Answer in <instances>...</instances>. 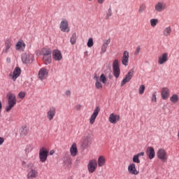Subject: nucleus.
Here are the masks:
<instances>
[{
    "label": "nucleus",
    "instance_id": "obj_38",
    "mask_svg": "<svg viewBox=\"0 0 179 179\" xmlns=\"http://www.w3.org/2000/svg\"><path fill=\"white\" fill-rule=\"evenodd\" d=\"M87 47H89L90 48H91V47H93V38H90L89 40H88V41H87Z\"/></svg>",
    "mask_w": 179,
    "mask_h": 179
},
{
    "label": "nucleus",
    "instance_id": "obj_4",
    "mask_svg": "<svg viewBox=\"0 0 179 179\" xmlns=\"http://www.w3.org/2000/svg\"><path fill=\"white\" fill-rule=\"evenodd\" d=\"M157 157H158L159 160H162V162H167V159H169L167 151L163 148L158 150L157 152Z\"/></svg>",
    "mask_w": 179,
    "mask_h": 179
},
{
    "label": "nucleus",
    "instance_id": "obj_32",
    "mask_svg": "<svg viewBox=\"0 0 179 179\" xmlns=\"http://www.w3.org/2000/svg\"><path fill=\"white\" fill-rule=\"evenodd\" d=\"M10 47H12V43H10V41H7L6 43V48L3 50V52L8 54L9 52V50H10Z\"/></svg>",
    "mask_w": 179,
    "mask_h": 179
},
{
    "label": "nucleus",
    "instance_id": "obj_28",
    "mask_svg": "<svg viewBox=\"0 0 179 179\" xmlns=\"http://www.w3.org/2000/svg\"><path fill=\"white\" fill-rule=\"evenodd\" d=\"M141 156H145V152H141L134 155L133 157L134 163H141V160L139 159V157H141Z\"/></svg>",
    "mask_w": 179,
    "mask_h": 179
},
{
    "label": "nucleus",
    "instance_id": "obj_8",
    "mask_svg": "<svg viewBox=\"0 0 179 179\" xmlns=\"http://www.w3.org/2000/svg\"><path fill=\"white\" fill-rule=\"evenodd\" d=\"M34 56L31 53H24L22 55V61L24 64H31Z\"/></svg>",
    "mask_w": 179,
    "mask_h": 179
},
{
    "label": "nucleus",
    "instance_id": "obj_36",
    "mask_svg": "<svg viewBox=\"0 0 179 179\" xmlns=\"http://www.w3.org/2000/svg\"><path fill=\"white\" fill-rule=\"evenodd\" d=\"M145 10H146V5H145V4H141V5L139 6V8H138V13H143V12H145Z\"/></svg>",
    "mask_w": 179,
    "mask_h": 179
},
{
    "label": "nucleus",
    "instance_id": "obj_24",
    "mask_svg": "<svg viewBox=\"0 0 179 179\" xmlns=\"http://www.w3.org/2000/svg\"><path fill=\"white\" fill-rule=\"evenodd\" d=\"M110 43H111V39H110V38H108L105 42H103L102 47H101V54H104V52H106V51H107V48H108Z\"/></svg>",
    "mask_w": 179,
    "mask_h": 179
},
{
    "label": "nucleus",
    "instance_id": "obj_26",
    "mask_svg": "<svg viewBox=\"0 0 179 179\" xmlns=\"http://www.w3.org/2000/svg\"><path fill=\"white\" fill-rule=\"evenodd\" d=\"M90 143H92V140L90 139V136H85L83 139V146H84V148H87V146L90 145Z\"/></svg>",
    "mask_w": 179,
    "mask_h": 179
},
{
    "label": "nucleus",
    "instance_id": "obj_41",
    "mask_svg": "<svg viewBox=\"0 0 179 179\" xmlns=\"http://www.w3.org/2000/svg\"><path fill=\"white\" fill-rule=\"evenodd\" d=\"M31 150H33V147L31 145H27L25 151L29 153V152H31Z\"/></svg>",
    "mask_w": 179,
    "mask_h": 179
},
{
    "label": "nucleus",
    "instance_id": "obj_9",
    "mask_svg": "<svg viewBox=\"0 0 179 179\" xmlns=\"http://www.w3.org/2000/svg\"><path fill=\"white\" fill-rule=\"evenodd\" d=\"M43 62L45 65H48V64H51V50L45 49L43 50Z\"/></svg>",
    "mask_w": 179,
    "mask_h": 179
},
{
    "label": "nucleus",
    "instance_id": "obj_30",
    "mask_svg": "<svg viewBox=\"0 0 179 179\" xmlns=\"http://www.w3.org/2000/svg\"><path fill=\"white\" fill-rule=\"evenodd\" d=\"M171 34V27H167L163 30V36L169 37Z\"/></svg>",
    "mask_w": 179,
    "mask_h": 179
},
{
    "label": "nucleus",
    "instance_id": "obj_22",
    "mask_svg": "<svg viewBox=\"0 0 179 179\" xmlns=\"http://www.w3.org/2000/svg\"><path fill=\"white\" fill-rule=\"evenodd\" d=\"M52 57L55 61H61L62 59V53L58 50H55L52 52Z\"/></svg>",
    "mask_w": 179,
    "mask_h": 179
},
{
    "label": "nucleus",
    "instance_id": "obj_15",
    "mask_svg": "<svg viewBox=\"0 0 179 179\" xmlns=\"http://www.w3.org/2000/svg\"><path fill=\"white\" fill-rule=\"evenodd\" d=\"M146 155L150 160L155 159V156H156L155 148H153V147H148L146 149Z\"/></svg>",
    "mask_w": 179,
    "mask_h": 179
},
{
    "label": "nucleus",
    "instance_id": "obj_5",
    "mask_svg": "<svg viewBox=\"0 0 179 179\" xmlns=\"http://www.w3.org/2000/svg\"><path fill=\"white\" fill-rule=\"evenodd\" d=\"M97 169V161L96 159H91L87 164V170L90 174H93Z\"/></svg>",
    "mask_w": 179,
    "mask_h": 179
},
{
    "label": "nucleus",
    "instance_id": "obj_31",
    "mask_svg": "<svg viewBox=\"0 0 179 179\" xmlns=\"http://www.w3.org/2000/svg\"><path fill=\"white\" fill-rule=\"evenodd\" d=\"M151 27H156L159 23V20L157 18H152L150 20Z\"/></svg>",
    "mask_w": 179,
    "mask_h": 179
},
{
    "label": "nucleus",
    "instance_id": "obj_18",
    "mask_svg": "<svg viewBox=\"0 0 179 179\" xmlns=\"http://www.w3.org/2000/svg\"><path fill=\"white\" fill-rule=\"evenodd\" d=\"M167 61H169V54L168 53H163L158 58V64H159V65H163V64L167 62Z\"/></svg>",
    "mask_w": 179,
    "mask_h": 179
},
{
    "label": "nucleus",
    "instance_id": "obj_12",
    "mask_svg": "<svg viewBox=\"0 0 179 179\" xmlns=\"http://www.w3.org/2000/svg\"><path fill=\"white\" fill-rule=\"evenodd\" d=\"M22 72V70L19 67H15V69L13 71V73H10L9 74V77L11 78V79L13 80L14 82L16 81V80L20 76V73Z\"/></svg>",
    "mask_w": 179,
    "mask_h": 179
},
{
    "label": "nucleus",
    "instance_id": "obj_2",
    "mask_svg": "<svg viewBox=\"0 0 179 179\" xmlns=\"http://www.w3.org/2000/svg\"><path fill=\"white\" fill-rule=\"evenodd\" d=\"M113 75L115 78H120L121 73V69H120V62L118 59H115L113 63Z\"/></svg>",
    "mask_w": 179,
    "mask_h": 179
},
{
    "label": "nucleus",
    "instance_id": "obj_48",
    "mask_svg": "<svg viewBox=\"0 0 179 179\" xmlns=\"http://www.w3.org/2000/svg\"><path fill=\"white\" fill-rule=\"evenodd\" d=\"M67 162H68L69 164H72V159H71V157L67 158Z\"/></svg>",
    "mask_w": 179,
    "mask_h": 179
},
{
    "label": "nucleus",
    "instance_id": "obj_10",
    "mask_svg": "<svg viewBox=\"0 0 179 179\" xmlns=\"http://www.w3.org/2000/svg\"><path fill=\"white\" fill-rule=\"evenodd\" d=\"M134 69H131L129 71L125 78L122 80L121 83V86H124V85H126V83H128V82H129V80L132 79V76H134Z\"/></svg>",
    "mask_w": 179,
    "mask_h": 179
},
{
    "label": "nucleus",
    "instance_id": "obj_11",
    "mask_svg": "<svg viewBox=\"0 0 179 179\" xmlns=\"http://www.w3.org/2000/svg\"><path fill=\"white\" fill-rule=\"evenodd\" d=\"M99 113H100V107L96 106L95 108V109L94 110V112L90 118V124L91 125H93V124H94V122L96 121V118H97V115H99Z\"/></svg>",
    "mask_w": 179,
    "mask_h": 179
},
{
    "label": "nucleus",
    "instance_id": "obj_25",
    "mask_svg": "<svg viewBox=\"0 0 179 179\" xmlns=\"http://www.w3.org/2000/svg\"><path fill=\"white\" fill-rule=\"evenodd\" d=\"M70 153L73 156V157H75L76 155H78V147L76 145V143H73L70 148Z\"/></svg>",
    "mask_w": 179,
    "mask_h": 179
},
{
    "label": "nucleus",
    "instance_id": "obj_1",
    "mask_svg": "<svg viewBox=\"0 0 179 179\" xmlns=\"http://www.w3.org/2000/svg\"><path fill=\"white\" fill-rule=\"evenodd\" d=\"M6 98L8 100V106L6 107V111L9 113V111L16 106V95L13 93L8 92L6 95Z\"/></svg>",
    "mask_w": 179,
    "mask_h": 179
},
{
    "label": "nucleus",
    "instance_id": "obj_14",
    "mask_svg": "<svg viewBox=\"0 0 179 179\" xmlns=\"http://www.w3.org/2000/svg\"><path fill=\"white\" fill-rule=\"evenodd\" d=\"M48 76V70L45 68H42L39 70L38 72V78L41 80H44V79H47Z\"/></svg>",
    "mask_w": 179,
    "mask_h": 179
},
{
    "label": "nucleus",
    "instance_id": "obj_40",
    "mask_svg": "<svg viewBox=\"0 0 179 179\" xmlns=\"http://www.w3.org/2000/svg\"><path fill=\"white\" fill-rule=\"evenodd\" d=\"M25 96H26V94L23 92H20L18 94V97H20V99H24Z\"/></svg>",
    "mask_w": 179,
    "mask_h": 179
},
{
    "label": "nucleus",
    "instance_id": "obj_50",
    "mask_svg": "<svg viewBox=\"0 0 179 179\" xmlns=\"http://www.w3.org/2000/svg\"><path fill=\"white\" fill-rule=\"evenodd\" d=\"M54 153H55V151H54L53 150L50 151V156H52V155H54Z\"/></svg>",
    "mask_w": 179,
    "mask_h": 179
},
{
    "label": "nucleus",
    "instance_id": "obj_44",
    "mask_svg": "<svg viewBox=\"0 0 179 179\" xmlns=\"http://www.w3.org/2000/svg\"><path fill=\"white\" fill-rule=\"evenodd\" d=\"M75 108H76V110H77V111H80V109L82 108V105H80V104L76 105L75 106Z\"/></svg>",
    "mask_w": 179,
    "mask_h": 179
},
{
    "label": "nucleus",
    "instance_id": "obj_35",
    "mask_svg": "<svg viewBox=\"0 0 179 179\" xmlns=\"http://www.w3.org/2000/svg\"><path fill=\"white\" fill-rule=\"evenodd\" d=\"M170 101H171V103H177V101H178V95H172V96L170 98Z\"/></svg>",
    "mask_w": 179,
    "mask_h": 179
},
{
    "label": "nucleus",
    "instance_id": "obj_21",
    "mask_svg": "<svg viewBox=\"0 0 179 179\" xmlns=\"http://www.w3.org/2000/svg\"><path fill=\"white\" fill-rule=\"evenodd\" d=\"M108 121L110 124H117L120 121V115L111 113L109 116Z\"/></svg>",
    "mask_w": 179,
    "mask_h": 179
},
{
    "label": "nucleus",
    "instance_id": "obj_51",
    "mask_svg": "<svg viewBox=\"0 0 179 179\" xmlns=\"http://www.w3.org/2000/svg\"><path fill=\"white\" fill-rule=\"evenodd\" d=\"M1 110H2V102L0 100V113H1Z\"/></svg>",
    "mask_w": 179,
    "mask_h": 179
},
{
    "label": "nucleus",
    "instance_id": "obj_49",
    "mask_svg": "<svg viewBox=\"0 0 179 179\" xmlns=\"http://www.w3.org/2000/svg\"><path fill=\"white\" fill-rule=\"evenodd\" d=\"M98 3L101 4L104 3V0H97Z\"/></svg>",
    "mask_w": 179,
    "mask_h": 179
},
{
    "label": "nucleus",
    "instance_id": "obj_45",
    "mask_svg": "<svg viewBox=\"0 0 179 179\" xmlns=\"http://www.w3.org/2000/svg\"><path fill=\"white\" fill-rule=\"evenodd\" d=\"M111 15H112V13H111V12L108 13L106 14V19H110Z\"/></svg>",
    "mask_w": 179,
    "mask_h": 179
},
{
    "label": "nucleus",
    "instance_id": "obj_42",
    "mask_svg": "<svg viewBox=\"0 0 179 179\" xmlns=\"http://www.w3.org/2000/svg\"><path fill=\"white\" fill-rule=\"evenodd\" d=\"M139 52H141V46L136 48L134 54L135 55H139Z\"/></svg>",
    "mask_w": 179,
    "mask_h": 179
},
{
    "label": "nucleus",
    "instance_id": "obj_17",
    "mask_svg": "<svg viewBox=\"0 0 179 179\" xmlns=\"http://www.w3.org/2000/svg\"><path fill=\"white\" fill-rule=\"evenodd\" d=\"M129 61V52L125 50L123 53V56L122 58V65H124V66H128Z\"/></svg>",
    "mask_w": 179,
    "mask_h": 179
},
{
    "label": "nucleus",
    "instance_id": "obj_29",
    "mask_svg": "<svg viewBox=\"0 0 179 179\" xmlns=\"http://www.w3.org/2000/svg\"><path fill=\"white\" fill-rule=\"evenodd\" d=\"M106 164V157L104 156L101 155L98 158V166L99 167H103Z\"/></svg>",
    "mask_w": 179,
    "mask_h": 179
},
{
    "label": "nucleus",
    "instance_id": "obj_52",
    "mask_svg": "<svg viewBox=\"0 0 179 179\" xmlns=\"http://www.w3.org/2000/svg\"><path fill=\"white\" fill-rule=\"evenodd\" d=\"M22 166L24 167V166H26V162H22Z\"/></svg>",
    "mask_w": 179,
    "mask_h": 179
},
{
    "label": "nucleus",
    "instance_id": "obj_47",
    "mask_svg": "<svg viewBox=\"0 0 179 179\" xmlns=\"http://www.w3.org/2000/svg\"><path fill=\"white\" fill-rule=\"evenodd\" d=\"M66 96H67L68 97H69L71 96V91H66L65 92Z\"/></svg>",
    "mask_w": 179,
    "mask_h": 179
},
{
    "label": "nucleus",
    "instance_id": "obj_16",
    "mask_svg": "<svg viewBox=\"0 0 179 179\" xmlns=\"http://www.w3.org/2000/svg\"><path fill=\"white\" fill-rule=\"evenodd\" d=\"M38 177V171L36 169H30L27 175V178L28 179H34Z\"/></svg>",
    "mask_w": 179,
    "mask_h": 179
},
{
    "label": "nucleus",
    "instance_id": "obj_53",
    "mask_svg": "<svg viewBox=\"0 0 179 179\" xmlns=\"http://www.w3.org/2000/svg\"><path fill=\"white\" fill-rule=\"evenodd\" d=\"M110 12H111V8H109V10H108L109 13H110Z\"/></svg>",
    "mask_w": 179,
    "mask_h": 179
},
{
    "label": "nucleus",
    "instance_id": "obj_46",
    "mask_svg": "<svg viewBox=\"0 0 179 179\" xmlns=\"http://www.w3.org/2000/svg\"><path fill=\"white\" fill-rule=\"evenodd\" d=\"M3 142H5V138L0 137V146L3 143Z\"/></svg>",
    "mask_w": 179,
    "mask_h": 179
},
{
    "label": "nucleus",
    "instance_id": "obj_33",
    "mask_svg": "<svg viewBox=\"0 0 179 179\" xmlns=\"http://www.w3.org/2000/svg\"><path fill=\"white\" fill-rule=\"evenodd\" d=\"M76 40H77L76 33H73L70 38L71 44H72V45H74V44H76Z\"/></svg>",
    "mask_w": 179,
    "mask_h": 179
},
{
    "label": "nucleus",
    "instance_id": "obj_27",
    "mask_svg": "<svg viewBox=\"0 0 179 179\" xmlns=\"http://www.w3.org/2000/svg\"><path fill=\"white\" fill-rule=\"evenodd\" d=\"M94 79H95V87L96 89H98V90H101L103 89V84L100 82V80H99V77L94 76Z\"/></svg>",
    "mask_w": 179,
    "mask_h": 179
},
{
    "label": "nucleus",
    "instance_id": "obj_39",
    "mask_svg": "<svg viewBox=\"0 0 179 179\" xmlns=\"http://www.w3.org/2000/svg\"><path fill=\"white\" fill-rule=\"evenodd\" d=\"M28 132H29V131L27 130V128L24 127V128L22 129V131H21V135L24 136V135H26Z\"/></svg>",
    "mask_w": 179,
    "mask_h": 179
},
{
    "label": "nucleus",
    "instance_id": "obj_7",
    "mask_svg": "<svg viewBox=\"0 0 179 179\" xmlns=\"http://www.w3.org/2000/svg\"><path fill=\"white\" fill-rule=\"evenodd\" d=\"M166 9H167V4H166V3L164 1H158L155 5V10L158 13L164 12V10H166Z\"/></svg>",
    "mask_w": 179,
    "mask_h": 179
},
{
    "label": "nucleus",
    "instance_id": "obj_37",
    "mask_svg": "<svg viewBox=\"0 0 179 179\" xmlns=\"http://www.w3.org/2000/svg\"><path fill=\"white\" fill-rule=\"evenodd\" d=\"M138 93H139V94H143V93H145V85H140V87L138 88Z\"/></svg>",
    "mask_w": 179,
    "mask_h": 179
},
{
    "label": "nucleus",
    "instance_id": "obj_20",
    "mask_svg": "<svg viewBox=\"0 0 179 179\" xmlns=\"http://www.w3.org/2000/svg\"><path fill=\"white\" fill-rule=\"evenodd\" d=\"M161 95L163 100H167L170 96V90L167 87H163L161 91Z\"/></svg>",
    "mask_w": 179,
    "mask_h": 179
},
{
    "label": "nucleus",
    "instance_id": "obj_19",
    "mask_svg": "<svg viewBox=\"0 0 179 179\" xmlns=\"http://www.w3.org/2000/svg\"><path fill=\"white\" fill-rule=\"evenodd\" d=\"M24 48H26V43L23 40H20L15 45V50L17 51H24Z\"/></svg>",
    "mask_w": 179,
    "mask_h": 179
},
{
    "label": "nucleus",
    "instance_id": "obj_3",
    "mask_svg": "<svg viewBox=\"0 0 179 179\" xmlns=\"http://www.w3.org/2000/svg\"><path fill=\"white\" fill-rule=\"evenodd\" d=\"M48 157V150L47 148L43 147L39 150V159L41 163H45Z\"/></svg>",
    "mask_w": 179,
    "mask_h": 179
},
{
    "label": "nucleus",
    "instance_id": "obj_34",
    "mask_svg": "<svg viewBox=\"0 0 179 179\" xmlns=\"http://www.w3.org/2000/svg\"><path fill=\"white\" fill-rule=\"evenodd\" d=\"M99 80L103 83V85H106V83H107V77L104 75V73H102L99 78Z\"/></svg>",
    "mask_w": 179,
    "mask_h": 179
},
{
    "label": "nucleus",
    "instance_id": "obj_54",
    "mask_svg": "<svg viewBox=\"0 0 179 179\" xmlns=\"http://www.w3.org/2000/svg\"><path fill=\"white\" fill-rule=\"evenodd\" d=\"M89 1V2H92V1H93V0H88Z\"/></svg>",
    "mask_w": 179,
    "mask_h": 179
},
{
    "label": "nucleus",
    "instance_id": "obj_43",
    "mask_svg": "<svg viewBox=\"0 0 179 179\" xmlns=\"http://www.w3.org/2000/svg\"><path fill=\"white\" fill-rule=\"evenodd\" d=\"M152 101H155V103L157 101V98L156 97V92L152 94Z\"/></svg>",
    "mask_w": 179,
    "mask_h": 179
},
{
    "label": "nucleus",
    "instance_id": "obj_13",
    "mask_svg": "<svg viewBox=\"0 0 179 179\" xmlns=\"http://www.w3.org/2000/svg\"><path fill=\"white\" fill-rule=\"evenodd\" d=\"M57 114V108L55 107H51L47 112V118L50 121H52L54 120V117Z\"/></svg>",
    "mask_w": 179,
    "mask_h": 179
},
{
    "label": "nucleus",
    "instance_id": "obj_6",
    "mask_svg": "<svg viewBox=\"0 0 179 179\" xmlns=\"http://www.w3.org/2000/svg\"><path fill=\"white\" fill-rule=\"evenodd\" d=\"M59 29L61 31H63V33H69L71 29L69 28V24H68V20H62L59 24Z\"/></svg>",
    "mask_w": 179,
    "mask_h": 179
},
{
    "label": "nucleus",
    "instance_id": "obj_23",
    "mask_svg": "<svg viewBox=\"0 0 179 179\" xmlns=\"http://www.w3.org/2000/svg\"><path fill=\"white\" fill-rule=\"evenodd\" d=\"M128 171L130 174H133L134 176H138V174H139V172L136 170L135 164H131L129 166Z\"/></svg>",
    "mask_w": 179,
    "mask_h": 179
}]
</instances>
